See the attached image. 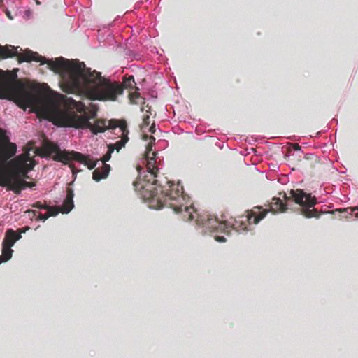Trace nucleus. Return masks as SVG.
Returning a JSON list of instances; mask_svg holds the SVG:
<instances>
[{"label":"nucleus","mask_w":358,"mask_h":358,"mask_svg":"<svg viewBox=\"0 0 358 358\" xmlns=\"http://www.w3.org/2000/svg\"><path fill=\"white\" fill-rule=\"evenodd\" d=\"M150 141L146 147L145 154L146 169L148 172L144 178L134 182L133 185L138 189L142 197L149 201L153 207L161 208L169 207L176 213H181L185 221H192L195 219L196 224L214 234L213 236L217 242L226 241L224 236L219 234L229 235L234 229L226 222H220L215 217L208 213L199 214L189 202V197L183 193V187L179 183L167 181L164 186L157 185V174L158 168L156 166L155 156L157 153L152 152V142L155 141L153 136L150 137Z\"/></svg>","instance_id":"1"},{"label":"nucleus","mask_w":358,"mask_h":358,"mask_svg":"<svg viewBox=\"0 0 358 358\" xmlns=\"http://www.w3.org/2000/svg\"><path fill=\"white\" fill-rule=\"evenodd\" d=\"M22 61L47 64L51 71L59 74L60 86L64 92L85 96L90 100L114 101L122 94L124 87L134 88L133 85H136L133 76L125 78L123 85L112 83L103 78L101 73L86 68L84 62L69 61L62 57L48 59L37 52H27L21 57Z\"/></svg>","instance_id":"2"},{"label":"nucleus","mask_w":358,"mask_h":358,"mask_svg":"<svg viewBox=\"0 0 358 358\" xmlns=\"http://www.w3.org/2000/svg\"><path fill=\"white\" fill-rule=\"evenodd\" d=\"M285 202L280 198L273 197L269 204V210L263 209L261 206H255L252 210L247 211L246 219L249 224H258L264 219L268 211L273 213L285 212L288 209V206L292 201L300 205L299 210L300 213L306 218H318L322 213H319L315 208L310 209L317 203L315 196L311 194H307L303 190L297 189H292L289 192V196L285 194H283Z\"/></svg>","instance_id":"3"},{"label":"nucleus","mask_w":358,"mask_h":358,"mask_svg":"<svg viewBox=\"0 0 358 358\" xmlns=\"http://www.w3.org/2000/svg\"><path fill=\"white\" fill-rule=\"evenodd\" d=\"M45 96L38 85H29L17 76L8 75L0 69V99L13 100L21 108L36 106Z\"/></svg>","instance_id":"4"},{"label":"nucleus","mask_w":358,"mask_h":358,"mask_svg":"<svg viewBox=\"0 0 358 358\" xmlns=\"http://www.w3.org/2000/svg\"><path fill=\"white\" fill-rule=\"evenodd\" d=\"M87 107L80 101L73 99L69 100V108L58 112L55 117V122L59 127L88 128L91 131L96 134L109 129L106 122L103 120H98L92 124L90 122Z\"/></svg>","instance_id":"5"},{"label":"nucleus","mask_w":358,"mask_h":358,"mask_svg":"<svg viewBox=\"0 0 358 358\" xmlns=\"http://www.w3.org/2000/svg\"><path fill=\"white\" fill-rule=\"evenodd\" d=\"M9 165L12 168L11 171L6 174V178L0 181L1 187H6L8 190H12L15 194H20L26 188H31L36 185L35 182H27L28 173L31 171L36 162L30 157L29 151L24 152L9 160Z\"/></svg>","instance_id":"6"},{"label":"nucleus","mask_w":358,"mask_h":358,"mask_svg":"<svg viewBox=\"0 0 358 358\" xmlns=\"http://www.w3.org/2000/svg\"><path fill=\"white\" fill-rule=\"evenodd\" d=\"M41 149L43 152L42 156H52V159L55 161L61 162L64 164H69L71 160H75L83 164L89 169H93L96 165V162L91 159L88 156L76 151L61 150L57 144L51 141H44Z\"/></svg>","instance_id":"7"},{"label":"nucleus","mask_w":358,"mask_h":358,"mask_svg":"<svg viewBox=\"0 0 358 358\" xmlns=\"http://www.w3.org/2000/svg\"><path fill=\"white\" fill-rule=\"evenodd\" d=\"M16 151V145L10 142L8 136H3L0 144V162L6 164L7 161L15 155Z\"/></svg>","instance_id":"8"},{"label":"nucleus","mask_w":358,"mask_h":358,"mask_svg":"<svg viewBox=\"0 0 358 358\" xmlns=\"http://www.w3.org/2000/svg\"><path fill=\"white\" fill-rule=\"evenodd\" d=\"M108 127L113 131V133L121 138L122 140L125 135L129 138V131L125 120L111 119L108 122Z\"/></svg>","instance_id":"9"},{"label":"nucleus","mask_w":358,"mask_h":358,"mask_svg":"<svg viewBox=\"0 0 358 358\" xmlns=\"http://www.w3.org/2000/svg\"><path fill=\"white\" fill-rule=\"evenodd\" d=\"M19 47H15L11 45H0V59H5L10 57H17L19 63L24 62H20L21 57L27 53V52H33L31 50L26 49L23 52L20 53L17 50ZM25 62H27L25 61Z\"/></svg>","instance_id":"10"},{"label":"nucleus","mask_w":358,"mask_h":358,"mask_svg":"<svg viewBox=\"0 0 358 358\" xmlns=\"http://www.w3.org/2000/svg\"><path fill=\"white\" fill-rule=\"evenodd\" d=\"M33 207L38 209H45L47 213L42 214L39 212L34 211V216L36 217L37 220L45 221L50 216H55L59 213V211L55 207H50L45 203H43L40 201H37L33 204Z\"/></svg>","instance_id":"11"},{"label":"nucleus","mask_w":358,"mask_h":358,"mask_svg":"<svg viewBox=\"0 0 358 358\" xmlns=\"http://www.w3.org/2000/svg\"><path fill=\"white\" fill-rule=\"evenodd\" d=\"M129 138L127 137L125 135L124 138L122 140H120L116 141L114 144H110L108 145V152L105 154L102 157L103 164H106V162L109 161L111 157V154L115 150L119 152L122 148H124L126 143L129 141Z\"/></svg>","instance_id":"12"},{"label":"nucleus","mask_w":358,"mask_h":358,"mask_svg":"<svg viewBox=\"0 0 358 358\" xmlns=\"http://www.w3.org/2000/svg\"><path fill=\"white\" fill-rule=\"evenodd\" d=\"M73 190L68 187L66 190V197L64 201V203L62 206L60 207L56 208L59 212H61L62 213H69L71 209L73 208Z\"/></svg>","instance_id":"13"},{"label":"nucleus","mask_w":358,"mask_h":358,"mask_svg":"<svg viewBox=\"0 0 358 358\" xmlns=\"http://www.w3.org/2000/svg\"><path fill=\"white\" fill-rule=\"evenodd\" d=\"M338 212L341 213L340 219L350 220L354 216L355 218H358V207L355 208H338L335 210L330 211V213H334Z\"/></svg>","instance_id":"14"},{"label":"nucleus","mask_w":358,"mask_h":358,"mask_svg":"<svg viewBox=\"0 0 358 358\" xmlns=\"http://www.w3.org/2000/svg\"><path fill=\"white\" fill-rule=\"evenodd\" d=\"M110 171V166L108 164H103L101 169H96L92 173V178L96 182L106 178Z\"/></svg>","instance_id":"15"},{"label":"nucleus","mask_w":358,"mask_h":358,"mask_svg":"<svg viewBox=\"0 0 358 358\" xmlns=\"http://www.w3.org/2000/svg\"><path fill=\"white\" fill-rule=\"evenodd\" d=\"M21 238V234L16 233L13 229H9L6 231L5 238L3 241L4 245L12 247L14 243Z\"/></svg>","instance_id":"16"},{"label":"nucleus","mask_w":358,"mask_h":358,"mask_svg":"<svg viewBox=\"0 0 358 358\" xmlns=\"http://www.w3.org/2000/svg\"><path fill=\"white\" fill-rule=\"evenodd\" d=\"M13 252V250L11 249V247L3 245L2 255L0 257L3 262H6L11 258Z\"/></svg>","instance_id":"17"},{"label":"nucleus","mask_w":358,"mask_h":358,"mask_svg":"<svg viewBox=\"0 0 358 358\" xmlns=\"http://www.w3.org/2000/svg\"><path fill=\"white\" fill-rule=\"evenodd\" d=\"M134 92H129V97L131 103H137V100L140 98V93L138 92L139 89L136 86H134Z\"/></svg>","instance_id":"18"},{"label":"nucleus","mask_w":358,"mask_h":358,"mask_svg":"<svg viewBox=\"0 0 358 358\" xmlns=\"http://www.w3.org/2000/svg\"><path fill=\"white\" fill-rule=\"evenodd\" d=\"M292 146L294 150H300L301 148V147L297 143H294L292 145Z\"/></svg>","instance_id":"19"},{"label":"nucleus","mask_w":358,"mask_h":358,"mask_svg":"<svg viewBox=\"0 0 358 358\" xmlns=\"http://www.w3.org/2000/svg\"><path fill=\"white\" fill-rule=\"evenodd\" d=\"M149 121H150V117H149V116H146V117L143 119V124H144V125L148 126V125L149 124Z\"/></svg>","instance_id":"20"},{"label":"nucleus","mask_w":358,"mask_h":358,"mask_svg":"<svg viewBox=\"0 0 358 358\" xmlns=\"http://www.w3.org/2000/svg\"><path fill=\"white\" fill-rule=\"evenodd\" d=\"M69 166L71 168L72 173L73 174H75L76 172H78V171H76V167L74 166V165L73 164H69Z\"/></svg>","instance_id":"21"},{"label":"nucleus","mask_w":358,"mask_h":358,"mask_svg":"<svg viewBox=\"0 0 358 358\" xmlns=\"http://www.w3.org/2000/svg\"><path fill=\"white\" fill-rule=\"evenodd\" d=\"M150 131L151 133H155V124H152L150 128Z\"/></svg>","instance_id":"22"},{"label":"nucleus","mask_w":358,"mask_h":358,"mask_svg":"<svg viewBox=\"0 0 358 358\" xmlns=\"http://www.w3.org/2000/svg\"><path fill=\"white\" fill-rule=\"evenodd\" d=\"M7 16H8L10 19H13V17L10 15V13H7Z\"/></svg>","instance_id":"23"},{"label":"nucleus","mask_w":358,"mask_h":358,"mask_svg":"<svg viewBox=\"0 0 358 358\" xmlns=\"http://www.w3.org/2000/svg\"><path fill=\"white\" fill-rule=\"evenodd\" d=\"M36 3L37 5H40L41 4V2L38 1V0H36Z\"/></svg>","instance_id":"24"},{"label":"nucleus","mask_w":358,"mask_h":358,"mask_svg":"<svg viewBox=\"0 0 358 358\" xmlns=\"http://www.w3.org/2000/svg\"><path fill=\"white\" fill-rule=\"evenodd\" d=\"M1 262H3V259H1V258L0 257V264H1Z\"/></svg>","instance_id":"25"},{"label":"nucleus","mask_w":358,"mask_h":358,"mask_svg":"<svg viewBox=\"0 0 358 358\" xmlns=\"http://www.w3.org/2000/svg\"><path fill=\"white\" fill-rule=\"evenodd\" d=\"M247 229V227H246V226L245 225V227H243V229Z\"/></svg>","instance_id":"26"}]
</instances>
